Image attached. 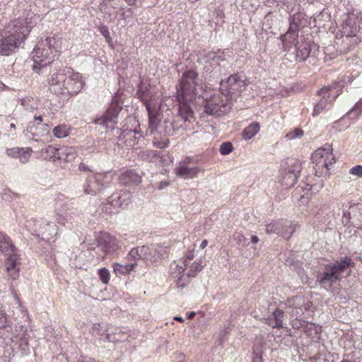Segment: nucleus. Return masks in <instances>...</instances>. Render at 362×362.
Here are the masks:
<instances>
[{
  "instance_id": "1",
  "label": "nucleus",
  "mask_w": 362,
  "mask_h": 362,
  "mask_svg": "<svg viewBox=\"0 0 362 362\" xmlns=\"http://www.w3.org/2000/svg\"><path fill=\"white\" fill-rule=\"evenodd\" d=\"M46 83L50 93L62 99H69L78 95L86 83L83 76L70 67L50 73Z\"/></svg>"
},
{
  "instance_id": "2",
  "label": "nucleus",
  "mask_w": 362,
  "mask_h": 362,
  "mask_svg": "<svg viewBox=\"0 0 362 362\" xmlns=\"http://www.w3.org/2000/svg\"><path fill=\"white\" fill-rule=\"evenodd\" d=\"M37 18L36 15L28 13L24 18L13 20L6 25L0 41V54L9 56L14 52L36 25Z\"/></svg>"
},
{
  "instance_id": "3",
  "label": "nucleus",
  "mask_w": 362,
  "mask_h": 362,
  "mask_svg": "<svg viewBox=\"0 0 362 362\" xmlns=\"http://www.w3.org/2000/svg\"><path fill=\"white\" fill-rule=\"evenodd\" d=\"M122 107L119 104L117 96H114L111 103L105 112L100 117L94 119V123L103 126L106 129L111 128L114 134H119L115 139L118 145L124 144L127 146L133 147L137 144L142 138L141 134L136 129H124L122 131L113 126L117 123L119 113Z\"/></svg>"
},
{
  "instance_id": "4",
  "label": "nucleus",
  "mask_w": 362,
  "mask_h": 362,
  "mask_svg": "<svg viewBox=\"0 0 362 362\" xmlns=\"http://www.w3.org/2000/svg\"><path fill=\"white\" fill-rule=\"evenodd\" d=\"M301 16L302 14L299 13L290 16L289 28L284 35H281L284 49L288 52L293 45L295 47L296 59L298 62L305 61L310 56L314 55L320 47L317 44L311 40H305L303 36H300V39H298V21Z\"/></svg>"
},
{
  "instance_id": "5",
  "label": "nucleus",
  "mask_w": 362,
  "mask_h": 362,
  "mask_svg": "<svg viewBox=\"0 0 362 362\" xmlns=\"http://www.w3.org/2000/svg\"><path fill=\"white\" fill-rule=\"evenodd\" d=\"M63 35L61 33H47L40 37L32 52L33 59V69L35 72L52 63L59 55L63 44Z\"/></svg>"
},
{
  "instance_id": "6",
  "label": "nucleus",
  "mask_w": 362,
  "mask_h": 362,
  "mask_svg": "<svg viewBox=\"0 0 362 362\" xmlns=\"http://www.w3.org/2000/svg\"><path fill=\"white\" fill-rule=\"evenodd\" d=\"M359 30H362V14L358 15L354 12L347 13L341 25V37H339V34L337 35L338 40L342 38L343 51L351 49L358 42L357 33Z\"/></svg>"
},
{
  "instance_id": "7",
  "label": "nucleus",
  "mask_w": 362,
  "mask_h": 362,
  "mask_svg": "<svg viewBox=\"0 0 362 362\" xmlns=\"http://www.w3.org/2000/svg\"><path fill=\"white\" fill-rule=\"evenodd\" d=\"M354 265V262L350 257H341L334 263L327 264L324 271L317 274V281L321 285L331 287L341 279V274L349 267Z\"/></svg>"
},
{
  "instance_id": "8",
  "label": "nucleus",
  "mask_w": 362,
  "mask_h": 362,
  "mask_svg": "<svg viewBox=\"0 0 362 362\" xmlns=\"http://www.w3.org/2000/svg\"><path fill=\"white\" fill-rule=\"evenodd\" d=\"M139 98L143 101L146 106L148 115V132L151 134L154 132H158L160 134L166 136H172L176 130H178L181 125L169 119H165L163 122H158L156 113L154 110L151 108L148 99L144 95V93L139 92Z\"/></svg>"
},
{
  "instance_id": "9",
  "label": "nucleus",
  "mask_w": 362,
  "mask_h": 362,
  "mask_svg": "<svg viewBox=\"0 0 362 362\" xmlns=\"http://www.w3.org/2000/svg\"><path fill=\"white\" fill-rule=\"evenodd\" d=\"M25 227L33 235L44 241L54 242L58 236L57 226L45 218H31L27 221Z\"/></svg>"
},
{
  "instance_id": "10",
  "label": "nucleus",
  "mask_w": 362,
  "mask_h": 362,
  "mask_svg": "<svg viewBox=\"0 0 362 362\" xmlns=\"http://www.w3.org/2000/svg\"><path fill=\"white\" fill-rule=\"evenodd\" d=\"M113 180L111 172L97 173L86 177L82 185L83 193L89 196H97L110 187Z\"/></svg>"
},
{
  "instance_id": "11",
  "label": "nucleus",
  "mask_w": 362,
  "mask_h": 362,
  "mask_svg": "<svg viewBox=\"0 0 362 362\" xmlns=\"http://www.w3.org/2000/svg\"><path fill=\"white\" fill-rule=\"evenodd\" d=\"M228 97L222 91H215L210 97L203 98L204 112L209 115L220 116L226 113L230 108L228 106Z\"/></svg>"
},
{
  "instance_id": "12",
  "label": "nucleus",
  "mask_w": 362,
  "mask_h": 362,
  "mask_svg": "<svg viewBox=\"0 0 362 362\" xmlns=\"http://www.w3.org/2000/svg\"><path fill=\"white\" fill-rule=\"evenodd\" d=\"M198 86V74L194 69H187L182 75L177 86V97L195 98Z\"/></svg>"
},
{
  "instance_id": "13",
  "label": "nucleus",
  "mask_w": 362,
  "mask_h": 362,
  "mask_svg": "<svg viewBox=\"0 0 362 362\" xmlns=\"http://www.w3.org/2000/svg\"><path fill=\"white\" fill-rule=\"evenodd\" d=\"M311 160L315 164V175L318 177L327 174L330 167L335 163V158L329 146L317 149L312 154Z\"/></svg>"
},
{
  "instance_id": "14",
  "label": "nucleus",
  "mask_w": 362,
  "mask_h": 362,
  "mask_svg": "<svg viewBox=\"0 0 362 362\" xmlns=\"http://www.w3.org/2000/svg\"><path fill=\"white\" fill-rule=\"evenodd\" d=\"M204 59L206 64L204 67V74L209 80L218 78L221 74L220 62L225 61L223 52L218 49L217 52H208Z\"/></svg>"
},
{
  "instance_id": "15",
  "label": "nucleus",
  "mask_w": 362,
  "mask_h": 362,
  "mask_svg": "<svg viewBox=\"0 0 362 362\" xmlns=\"http://www.w3.org/2000/svg\"><path fill=\"white\" fill-rule=\"evenodd\" d=\"M199 159L192 156H186L176 165L174 172L178 177L184 180L195 178L203 171V169L197 165Z\"/></svg>"
},
{
  "instance_id": "16",
  "label": "nucleus",
  "mask_w": 362,
  "mask_h": 362,
  "mask_svg": "<svg viewBox=\"0 0 362 362\" xmlns=\"http://www.w3.org/2000/svg\"><path fill=\"white\" fill-rule=\"evenodd\" d=\"M342 85L341 83H335L334 84L325 87L317 91L320 95H322V98L315 105L313 116H318L324 110L327 108V106L330 103L335 100L339 95V90L341 89Z\"/></svg>"
},
{
  "instance_id": "17",
  "label": "nucleus",
  "mask_w": 362,
  "mask_h": 362,
  "mask_svg": "<svg viewBox=\"0 0 362 362\" xmlns=\"http://www.w3.org/2000/svg\"><path fill=\"white\" fill-rule=\"evenodd\" d=\"M245 80L238 74L230 76L227 80L221 81L220 90L232 99L233 95H238L245 88Z\"/></svg>"
},
{
  "instance_id": "18",
  "label": "nucleus",
  "mask_w": 362,
  "mask_h": 362,
  "mask_svg": "<svg viewBox=\"0 0 362 362\" xmlns=\"http://www.w3.org/2000/svg\"><path fill=\"white\" fill-rule=\"evenodd\" d=\"M74 149L72 148H64L58 149L52 145H48L40 151V156L44 160H56L63 159V156L66 157L64 160L69 161L74 158Z\"/></svg>"
},
{
  "instance_id": "19",
  "label": "nucleus",
  "mask_w": 362,
  "mask_h": 362,
  "mask_svg": "<svg viewBox=\"0 0 362 362\" xmlns=\"http://www.w3.org/2000/svg\"><path fill=\"white\" fill-rule=\"evenodd\" d=\"M302 170L301 163L293 160L281 173V184L286 188L294 185Z\"/></svg>"
},
{
  "instance_id": "20",
  "label": "nucleus",
  "mask_w": 362,
  "mask_h": 362,
  "mask_svg": "<svg viewBox=\"0 0 362 362\" xmlns=\"http://www.w3.org/2000/svg\"><path fill=\"white\" fill-rule=\"evenodd\" d=\"M145 246L148 248V251L144 255V261L147 264L156 265L159 264L168 251V247L163 245L152 244Z\"/></svg>"
},
{
  "instance_id": "21",
  "label": "nucleus",
  "mask_w": 362,
  "mask_h": 362,
  "mask_svg": "<svg viewBox=\"0 0 362 362\" xmlns=\"http://www.w3.org/2000/svg\"><path fill=\"white\" fill-rule=\"evenodd\" d=\"M131 201V193L127 189L119 190L113 193L107 200L105 208L110 206L115 211L110 210L109 213H115L123 206H127Z\"/></svg>"
},
{
  "instance_id": "22",
  "label": "nucleus",
  "mask_w": 362,
  "mask_h": 362,
  "mask_svg": "<svg viewBox=\"0 0 362 362\" xmlns=\"http://www.w3.org/2000/svg\"><path fill=\"white\" fill-rule=\"evenodd\" d=\"M51 128L47 124H40L35 125L34 122H29L26 129L23 131L25 137L28 139L38 141V139L43 138L50 135Z\"/></svg>"
},
{
  "instance_id": "23",
  "label": "nucleus",
  "mask_w": 362,
  "mask_h": 362,
  "mask_svg": "<svg viewBox=\"0 0 362 362\" xmlns=\"http://www.w3.org/2000/svg\"><path fill=\"white\" fill-rule=\"evenodd\" d=\"M5 255L7 256L5 259V267L8 274L12 280H16L19 276L21 266L20 255L18 253V250Z\"/></svg>"
},
{
  "instance_id": "24",
  "label": "nucleus",
  "mask_w": 362,
  "mask_h": 362,
  "mask_svg": "<svg viewBox=\"0 0 362 362\" xmlns=\"http://www.w3.org/2000/svg\"><path fill=\"white\" fill-rule=\"evenodd\" d=\"M179 102V107H178V113L181 117L182 119L185 122H191L192 119L194 118V112L190 105V102L194 98H181L180 97H177Z\"/></svg>"
},
{
  "instance_id": "25",
  "label": "nucleus",
  "mask_w": 362,
  "mask_h": 362,
  "mask_svg": "<svg viewBox=\"0 0 362 362\" xmlns=\"http://www.w3.org/2000/svg\"><path fill=\"white\" fill-rule=\"evenodd\" d=\"M98 243L103 245L106 253L112 252L118 249L117 240L109 234L105 233L98 238Z\"/></svg>"
},
{
  "instance_id": "26",
  "label": "nucleus",
  "mask_w": 362,
  "mask_h": 362,
  "mask_svg": "<svg viewBox=\"0 0 362 362\" xmlns=\"http://www.w3.org/2000/svg\"><path fill=\"white\" fill-rule=\"evenodd\" d=\"M21 332L16 336L13 341L18 340L19 348L21 349L23 354H28L30 352L29 348V335L28 334L27 328L25 326L21 325L20 327Z\"/></svg>"
},
{
  "instance_id": "27",
  "label": "nucleus",
  "mask_w": 362,
  "mask_h": 362,
  "mask_svg": "<svg viewBox=\"0 0 362 362\" xmlns=\"http://www.w3.org/2000/svg\"><path fill=\"white\" fill-rule=\"evenodd\" d=\"M119 182L123 185L139 184L141 182V177L138 175L135 170H127L119 176Z\"/></svg>"
},
{
  "instance_id": "28",
  "label": "nucleus",
  "mask_w": 362,
  "mask_h": 362,
  "mask_svg": "<svg viewBox=\"0 0 362 362\" xmlns=\"http://www.w3.org/2000/svg\"><path fill=\"white\" fill-rule=\"evenodd\" d=\"M17 250L11 238L4 232L0 231V252L4 255H8Z\"/></svg>"
},
{
  "instance_id": "29",
  "label": "nucleus",
  "mask_w": 362,
  "mask_h": 362,
  "mask_svg": "<svg viewBox=\"0 0 362 362\" xmlns=\"http://www.w3.org/2000/svg\"><path fill=\"white\" fill-rule=\"evenodd\" d=\"M287 220L279 219L272 221L266 226V231L268 234H277L281 235L283 228L286 226Z\"/></svg>"
},
{
  "instance_id": "30",
  "label": "nucleus",
  "mask_w": 362,
  "mask_h": 362,
  "mask_svg": "<svg viewBox=\"0 0 362 362\" xmlns=\"http://www.w3.org/2000/svg\"><path fill=\"white\" fill-rule=\"evenodd\" d=\"M300 324V327H297V329H301L308 336L312 337L321 332V327L314 323L303 321Z\"/></svg>"
},
{
  "instance_id": "31",
  "label": "nucleus",
  "mask_w": 362,
  "mask_h": 362,
  "mask_svg": "<svg viewBox=\"0 0 362 362\" xmlns=\"http://www.w3.org/2000/svg\"><path fill=\"white\" fill-rule=\"evenodd\" d=\"M136 262L129 264L114 263L113 269L116 276H120L128 274L136 266Z\"/></svg>"
},
{
  "instance_id": "32",
  "label": "nucleus",
  "mask_w": 362,
  "mask_h": 362,
  "mask_svg": "<svg viewBox=\"0 0 362 362\" xmlns=\"http://www.w3.org/2000/svg\"><path fill=\"white\" fill-rule=\"evenodd\" d=\"M259 124L257 122L251 123L249 126L245 127L243 132L242 136L245 140H250L253 138L259 131Z\"/></svg>"
},
{
  "instance_id": "33",
  "label": "nucleus",
  "mask_w": 362,
  "mask_h": 362,
  "mask_svg": "<svg viewBox=\"0 0 362 362\" xmlns=\"http://www.w3.org/2000/svg\"><path fill=\"white\" fill-rule=\"evenodd\" d=\"M138 156L141 160L152 162L160 157V153L158 151L147 149L141 151Z\"/></svg>"
},
{
  "instance_id": "34",
  "label": "nucleus",
  "mask_w": 362,
  "mask_h": 362,
  "mask_svg": "<svg viewBox=\"0 0 362 362\" xmlns=\"http://www.w3.org/2000/svg\"><path fill=\"white\" fill-rule=\"evenodd\" d=\"M71 132V127L64 124H60L54 127L52 133L57 139H62L68 136Z\"/></svg>"
},
{
  "instance_id": "35",
  "label": "nucleus",
  "mask_w": 362,
  "mask_h": 362,
  "mask_svg": "<svg viewBox=\"0 0 362 362\" xmlns=\"http://www.w3.org/2000/svg\"><path fill=\"white\" fill-rule=\"evenodd\" d=\"M148 248L145 245L132 248L128 254L129 258L136 261L139 259L144 260V255L146 254Z\"/></svg>"
},
{
  "instance_id": "36",
  "label": "nucleus",
  "mask_w": 362,
  "mask_h": 362,
  "mask_svg": "<svg viewBox=\"0 0 362 362\" xmlns=\"http://www.w3.org/2000/svg\"><path fill=\"white\" fill-rule=\"evenodd\" d=\"M351 212L347 211L345 209H343V216H342V223L344 226V227L346 228V230H349V233H354L355 234L356 233V228H358L356 225L353 226V228H351V225L349 223H351Z\"/></svg>"
},
{
  "instance_id": "37",
  "label": "nucleus",
  "mask_w": 362,
  "mask_h": 362,
  "mask_svg": "<svg viewBox=\"0 0 362 362\" xmlns=\"http://www.w3.org/2000/svg\"><path fill=\"white\" fill-rule=\"evenodd\" d=\"M186 269L185 262H182V264H175L171 266V277L177 278L180 275L182 274Z\"/></svg>"
},
{
  "instance_id": "38",
  "label": "nucleus",
  "mask_w": 362,
  "mask_h": 362,
  "mask_svg": "<svg viewBox=\"0 0 362 362\" xmlns=\"http://www.w3.org/2000/svg\"><path fill=\"white\" fill-rule=\"evenodd\" d=\"M296 225L287 221L286 226L283 228L281 236L285 239H289L296 230Z\"/></svg>"
},
{
  "instance_id": "39",
  "label": "nucleus",
  "mask_w": 362,
  "mask_h": 362,
  "mask_svg": "<svg viewBox=\"0 0 362 362\" xmlns=\"http://www.w3.org/2000/svg\"><path fill=\"white\" fill-rule=\"evenodd\" d=\"M19 160L22 163H26L29 161L33 150L31 148H20Z\"/></svg>"
},
{
  "instance_id": "40",
  "label": "nucleus",
  "mask_w": 362,
  "mask_h": 362,
  "mask_svg": "<svg viewBox=\"0 0 362 362\" xmlns=\"http://www.w3.org/2000/svg\"><path fill=\"white\" fill-rule=\"evenodd\" d=\"M56 218L58 223L64 226H69V224H72L71 216L70 214H66L65 215H63L58 212L57 214Z\"/></svg>"
},
{
  "instance_id": "41",
  "label": "nucleus",
  "mask_w": 362,
  "mask_h": 362,
  "mask_svg": "<svg viewBox=\"0 0 362 362\" xmlns=\"http://www.w3.org/2000/svg\"><path fill=\"white\" fill-rule=\"evenodd\" d=\"M298 300H300V298H298V297H295V298L291 299L288 303L289 307L293 308L291 313V315L293 317H297L298 315H300L303 313V310L301 308H298L297 307H294L296 301H298Z\"/></svg>"
},
{
  "instance_id": "42",
  "label": "nucleus",
  "mask_w": 362,
  "mask_h": 362,
  "mask_svg": "<svg viewBox=\"0 0 362 362\" xmlns=\"http://www.w3.org/2000/svg\"><path fill=\"white\" fill-rule=\"evenodd\" d=\"M106 332V330L103 329L100 324L95 323L90 329V333L95 337H102Z\"/></svg>"
},
{
  "instance_id": "43",
  "label": "nucleus",
  "mask_w": 362,
  "mask_h": 362,
  "mask_svg": "<svg viewBox=\"0 0 362 362\" xmlns=\"http://www.w3.org/2000/svg\"><path fill=\"white\" fill-rule=\"evenodd\" d=\"M313 187V185L304 184L303 186H300L296 189L297 192H300L301 190L304 192L303 194L301 195V199H309L311 195V189Z\"/></svg>"
},
{
  "instance_id": "44",
  "label": "nucleus",
  "mask_w": 362,
  "mask_h": 362,
  "mask_svg": "<svg viewBox=\"0 0 362 362\" xmlns=\"http://www.w3.org/2000/svg\"><path fill=\"white\" fill-rule=\"evenodd\" d=\"M98 275L100 280L102 281L103 284H107L109 283L110 279V274L107 269H106L105 267H103L98 269Z\"/></svg>"
},
{
  "instance_id": "45",
  "label": "nucleus",
  "mask_w": 362,
  "mask_h": 362,
  "mask_svg": "<svg viewBox=\"0 0 362 362\" xmlns=\"http://www.w3.org/2000/svg\"><path fill=\"white\" fill-rule=\"evenodd\" d=\"M177 280H176V285H177V287L180 288V289H182L183 288H185L188 282H189V276H188V274H181L179 276H177Z\"/></svg>"
},
{
  "instance_id": "46",
  "label": "nucleus",
  "mask_w": 362,
  "mask_h": 362,
  "mask_svg": "<svg viewBox=\"0 0 362 362\" xmlns=\"http://www.w3.org/2000/svg\"><path fill=\"white\" fill-rule=\"evenodd\" d=\"M202 269V266L201 265V263L199 262H194L189 267V270L187 273L188 276L189 277H194L197 272H200Z\"/></svg>"
},
{
  "instance_id": "47",
  "label": "nucleus",
  "mask_w": 362,
  "mask_h": 362,
  "mask_svg": "<svg viewBox=\"0 0 362 362\" xmlns=\"http://www.w3.org/2000/svg\"><path fill=\"white\" fill-rule=\"evenodd\" d=\"M9 324L10 322L8 320L7 315L2 309V306L0 304V329L7 327Z\"/></svg>"
},
{
  "instance_id": "48",
  "label": "nucleus",
  "mask_w": 362,
  "mask_h": 362,
  "mask_svg": "<svg viewBox=\"0 0 362 362\" xmlns=\"http://www.w3.org/2000/svg\"><path fill=\"white\" fill-rule=\"evenodd\" d=\"M265 322L271 326L272 328H281L283 327V321L280 320H276V319L272 315L264 319Z\"/></svg>"
},
{
  "instance_id": "49",
  "label": "nucleus",
  "mask_w": 362,
  "mask_h": 362,
  "mask_svg": "<svg viewBox=\"0 0 362 362\" xmlns=\"http://www.w3.org/2000/svg\"><path fill=\"white\" fill-rule=\"evenodd\" d=\"M233 150V145L230 142L226 141L221 144L219 151L222 155H228Z\"/></svg>"
},
{
  "instance_id": "50",
  "label": "nucleus",
  "mask_w": 362,
  "mask_h": 362,
  "mask_svg": "<svg viewBox=\"0 0 362 362\" xmlns=\"http://www.w3.org/2000/svg\"><path fill=\"white\" fill-rule=\"evenodd\" d=\"M303 135V131L299 128L294 129L286 134V138L288 140L294 139L296 138H300Z\"/></svg>"
},
{
  "instance_id": "51",
  "label": "nucleus",
  "mask_w": 362,
  "mask_h": 362,
  "mask_svg": "<svg viewBox=\"0 0 362 362\" xmlns=\"http://www.w3.org/2000/svg\"><path fill=\"white\" fill-rule=\"evenodd\" d=\"M20 151V147H13L11 148H7L6 153L9 157L18 159Z\"/></svg>"
},
{
  "instance_id": "52",
  "label": "nucleus",
  "mask_w": 362,
  "mask_h": 362,
  "mask_svg": "<svg viewBox=\"0 0 362 362\" xmlns=\"http://www.w3.org/2000/svg\"><path fill=\"white\" fill-rule=\"evenodd\" d=\"M99 31L100 34L105 37L106 42L110 41V35L108 27L105 25H102L99 27Z\"/></svg>"
},
{
  "instance_id": "53",
  "label": "nucleus",
  "mask_w": 362,
  "mask_h": 362,
  "mask_svg": "<svg viewBox=\"0 0 362 362\" xmlns=\"http://www.w3.org/2000/svg\"><path fill=\"white\" fill-rule=\"evenodd\" d=\"M349 173L356 175L358 177L362 178V165H356L349 170Z\"/></svg>"
},
{
  "instance_id": "54",
  "label": "nucleus",
  "mask_w": 362,
  "mask_h": 362,
  "mask_svg": "<svg viewBox=\"0 0 362 362\" xmlns=\"http://www.w3.org/2000/svg\"><path fill=\"white\" fill-rule=\"evenodd\" d=\"M362 112V98L358 100L354 107L347 114L351 115L352 114L359 115Z\"/></svg>"
},
{
  "instance_id": "55",
  "label": "nucleus",
  "mask_w": 362,
  "mask_h": 362,
  "mask_svg": "<svg viewBox=\"0 0 362 362\" xmlns=\"http://www.w3.org/2000/svg\"><path fill=\"white\" fill-rule=\"evenodd\" d=\"M78 169L81 172H93V166L89 165L83 162H81L79 163Z\"/></svg>"
},
{
  "instance_id": "56",
  "label": "nucleus",
  "mask_w": 362,
  "mask_h": 362,
  "mask_svg": "<svg viewBox=\"0 0 362 362\" xmlns=\"http://www.w3.org/2000/svg\"><path fill=\"white\" fill-rule=\"evenodd\" d=\"M169 141L168 139L164 141H155L153 145L158 148H165L168 146Z\"/></svg>"
},
{
  "instance_id": "57",
  "label": "nucleus",
  "mask_w": 362,
  "mask_h": 362,
  "mask_svg": "<svg viewBox=\"0 0 362 362\" xmlns=\"http://www.w3.org/2000/svg\"><path fill=\"white\" fill-rule=\"evenodd\" d=\"M45 259L47 264L50 267H54L55 264V255L52 253H48L47 255H45Z\"/></svg>"
},
{
  "instance_id": "58",
  "label": "nucleus",
  "mask_w": 362,
  "mask_h": 362,
  "mask_svg": "<svg viewBox=\"0 0 362 362\" xmlns=\"http://www.w3.org/2000/svg\"><path fill=\"white\" fill-rule=\"evenodd\" d=\"M272 316L276 319V321L277 320L282 321L284 312L281 310L277 308L273 312Z\"/></svg>"
},
{
  "instance_id": "59",
  "label": "nucleus",
  "mask_w": 362,
  "mask_h": 362,
  "mask_svg": "<svg viewBox=\"0 0 362 362\" xmlns=\"http://www.w3.org/2000/svg\"><path fill=\"white\" fill-rule=\"evenodd\" d=\"M229 334L228 327H226L220 333L219 342L222 344L225 340L226 336Z\"/></svg>"
},
{
  "instance_id": "60",
  "label": "nucleus",
  "mask_w": 362,
  "mask_h": 362,
  "mask_svg": "<svg viewBox=\"0 0 362 362\" xmlns=\"http://www.w3.org/2000/svg\"><path fill=\"white\" fill-rule=\"evenodd\" d=\"M10 130H8V135L9 136H14L16 135V126L14 123L10 124Z\"/></svg>"
},
{
  "instance_id": "61",
  "label": "nucleus",
  "mask_w": 362,
  "mask_h": 362,
  "mask_svg": "<svg viewBox=\"0 0 362 362\" xmlns=\"http://www.w3.org/2000/svg\"><path fill=\"white\" fill-rule=\"evenodd\" d=\"M31 122H34L35 124V125H40V124H43L42 123V116H35L34 120L32 121Z\"/></svg>"
},
{
  "instance_id": "62",
  "label": "nucleus",
  "mask_w": 362,
  "mask_h": 362,
  "mask_svg": "<svg viewBox=\"0 0 362 362\" xmlns=\"http://www.w3.org/2000/svg\"><path fill=\"white\" fill-rule=\"evenodd\" d=\"M13 298L16 302V303H18L19 305V307H20V309L22 312H23V307L22 305V303L19 298V297L18 296V295L16 293H14L13 294Z\"/></svg>"
},
{
  "instance_id": "63",
  "label": "nucleus",
  "mask_w": 362,
  "mask_h": 362,
  "mask_svg": "<svg viewBox=\"0 0 362 362\" xmlns=\"http://www.w3.org/2000/svg\"><path fill=\"white\" fill-rule=\"evenodd\" d=\"M168 185H169V182H168V181H161V182H160L158 183V188L159 189H164L165 187H166Z\"/></svg>"
},
{
  "instance_id": "64",
  "label": "nucleus",
  "mask_w": 362,
  "mask_h": 362,
  "mask_svg": "<svg viewBox=\"0 0 362 362\" xmlns=\"http://www.w3.org/2000/svg\"><path fill=\"white\" fill-rule=\"evenodd\" d=\"M252 362H262V357L258 354H255V356L252 358Z\"/></svg>"
}]
</instances>
